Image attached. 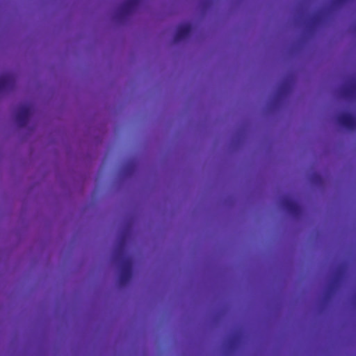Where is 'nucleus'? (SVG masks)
I'll use <instances>...</instances> for the list:
<instances>
[{
	"mask_svg": "<svg viewBox=\"0 0 356 356\" xmlns=\"http://www.w3.org/2000/svg\"><path fill=\"white\" fill-rule=\"evenodd\" d=\"M221 289H222V290H224L225 289H224V288H222Z\"/></svg>",
	"mask_w": 356,
	"mask_h": 356,
	"instance_id": "obj_16",
	"label": "nucleus"
},
{
	"mask_svg": "<svg viewBox=\"0 0 356 356\" xmlns=\"http://www.w3.org/2000/svg\"><path fill=\"white\" fill-rule=\"evenodd\" d=\"M355 289H356V288Z\"/></svg>",
	"mask_w": 356,
	"mask_h": 356,
	"instance_id": "obj_19",
	"label": "nucleus"
},
{
	"mask_svg": "<svg viewBox=\"0 0 356 356\" xmlns=\"http://www.w3.org/2000/svg\"><path fill=\"white\" fill-rule=\"evenodd\" d=\"M15 85V77L10 73L0 75V92L12 89Z\"/></svg>",
	"mask_w": 356,
	"mask_h": 356,
	"instance_id": "obj_5",
	"label": "nucleus"
},
{
	"mask_svg": "<svg viewBox=\"0 0 356 356\" xmlns=\"http://www.w3.org/2000/svg\"><path fill=\"white\" fill-rule=\"evenodd\" d=\"M20 289H21V290H23L24 289H23V288H21Z\"/></svg>",
	"mask_w": 356,
	"mask_h": 356,
	"instance_id": "obj_14",
	"label": "nucleus"
},
{
	"mask_svg": "<svg viewBox=\"0 0 356 356\" xmlns=\"http://www.w3.org/2000/svg\"><path fill=\"white\" fill-rule=\"evenodd\" d=\"M282 205L291 215L297 217L300 215L301 207L293 200L289 197H284L282 201Z\"/></svg>",
	"mask_w": 356,
	"mask_h": 356,
	"instance_id": "obj_4",
	"label": "nucleus"
},
{
	"mask_svg": "<svg viewBox=\"0 0 356 356\" xmlns=\"http://www.w3.org/2000/svg\"><path fill=\"white\" fill-rule=\"evenodd\" d=\"M302 292H305L306 291H305V290H302Z\"/></svg>",
	"mask_w": 356,
	"mask_h": 356,
	"instance_id": "obj_13",
	"label": "nucleus"
},
{
	"mask_svg": "<svg viewBox=\"0 0 356 356\" xmlns=\"http://www.w3.org/2000/svg\"><path fill=\"white\" fill-rule=\"evenodd\" d=\"M341 95L343 98L352 100L356 98V81L353 80L348 86L341 89Z\"/></svg>",
	"mask_w": 356,
	"mask_h": 356,
	"instance_id": "obj_7",
	"label": "nucleus"
},
{
	"mask_svg": "<svg viewBox=\"0 0 356 356\" xmlns=\"http://www.w3.org/2000/svg\"><path fill=\"white\" fill-rule=\"evenodd\" d=\"M192 27L190 24H184L179 25L177 29L174 38L175 42H178L187 38L190 35Z\"/></svg>",
	"mask_w": 356,
	"mask_h": 356,
	"instance_id": "obj_6",
	"label": "nucleus"
},
{
	"mask_svg": "<svg viewBox=\"0 0 356 356\" xmlns=\"http://www.w3.org/2000/svg\"><path fill=\"white\" fill-rule=\"evenodd\" d=\"M273 292H275L276 291H275V290H273Z\"/></svg>",
	"mask_w": 356,
	"mask_h": 356,
	"instance_id": "obj_18",
	"label": "nucleus"
},
{
	"mask_svg": "<svg viewBox=\"0 0 356 356\" xmlns=\"http://www.w3.org/2000/svg\"><path fill=\"white\" fill-rule=\"evenodd\" d=\"M92 289H95V290H97V289H102L101 288H92Z\"/></svg>",
	"mask_w": 356,
	"mask_h": 356,
	"instance_id": "obj_11",
	"label": "nucleus"
},
{
	"mask_svg": "<svg viewBox=\"0 0 356 356\" xmlns=\"http://www.w3.org/2000/svg\"><path fill=\"white\" fill-rule=\"evenodd\" d=\"M124 247L125 241L124 239H122L119 244L118 254L120 257H122V266L120 279V282L123 284L129 282L132 276V261H131V259L124 257L123 252Z\"/></svg>",
	"mask_w": 356,
	"mask_h": 356,
	"instance_id": "obj_1",
	"label": "nucleus"
},
{
	"mask_svg": "<svg viewBox=\"0 0 356 356\" xmlns=\"http://www.w3.org/2000/svg\"><path fill=\"white\" fill-rule=\"evenodd\" d=\"M117 291H118V292H121V291L124 292V291H120V290H118Z\"/></svg>",
	"mask_w": 356,
	"mask_h": 356,
	"instance_id": "obj_12",
	"label": "nucleus"
},
{
	"mask_svg": "<svg viewBox=\"0 0 356 356\" xmlns=\"http://www.w3.org/2000/svg\"><path fill=\"white\" fill-rule=\"evenodd\" d=\"M31 112V106L29 104H22L17 108L15 118L19 127H24L27 124Z\"/></svg>",
	"mask_w": 356,
	"mask_h": 356,
	"instance_id": "obj_2",
	"label": "nucleus"
},
{
	"mask_svg": "<svg viewBox=\"0 0 356 356\" xmlns=\"http://www.w3.org/2000/svg\"><path fill=\"white\" fill-rule=\"evenodd\" d=\"M188 289H189V290H191L192 289H191V288H189Z\"/></svg>",
	"mask_w": 356,
	"mask_h": 356,
	"instance_id": "obj_15",
	"label": "nucleus"
},
{
	"mask_svg": "<svg viewBox=\"0 0 356 356\" xmlns=\"http://www.w3.org/2000/svg\"><path fill=\"white\" fill-rule=\"evenodd\" d=\"M147 291H148V292H150L151 291H150V290H148Z\"/></svg>",
	"mask_w": 356,
	"mask_h": 356,
	"instance_id": "obj_17",
	"label": "nucleus"
},
{
	"mask_svg": "<svg viewBox=\"0 0 356 356\" xmlns=\"http://www.w3.org/2000/svg\"><path fill=\"white\" fill-rule=\"evenodd\" d=\"M337 121L341 126L349 130L356 128V118L350 113H343L339 115Z\"/></svg>",
	"mask_w": 356,
	"mask_h": 356,
	"instance_id": "obj_3",
	"label": "nucleus"
},
{
	"mask_svg": "<svg viewBox=\"0 0 356 356\" xmlns=\"http://www.w3.org/2000/svg\"><path fill=\"white\" fill-rule=\"evenodd\" d=\"M139 0H126L120 7L119 13L121 15H129L137 6Z\"/></svg>",
	"mask_w": 356,
	"mask_h": 356,
	"instance_id": "obj_8",
	"label": "nucleus"
},
{
	"mask_svg": "<svg viewBox=\"0 0 356 356\" xmlns=\"http://www.w3.org/2000/svg\"><path fill=\"white\" fill-rule=\"evenodd\" d=\"M319 292H322L323 295H332L337 293V292H343L344 291H318ZM347 292H353L354 294H356V291H346Z\"/></svg>",
	"mask_w": 356,
	"mask_h": 356,
	"instance_id": "obj_9",
	"label": "nucleus"
},
{
	"mask_svg": "<svg viewBox=\"0 0 356 356\" xmlns=\"http://www.w3.org/2000/svg\"><path fill=\"white\" fill-rule=\"evenodd\" d=\"M321 289H329V290H331V289H340L338 288V287H334V286H327V287H323Z\"/></svg>",
	"mask_w": 356,
	"mask_h": 356,
	"instance_id": "obj_10",
	"label": "nucleus"
}]
</instances>
